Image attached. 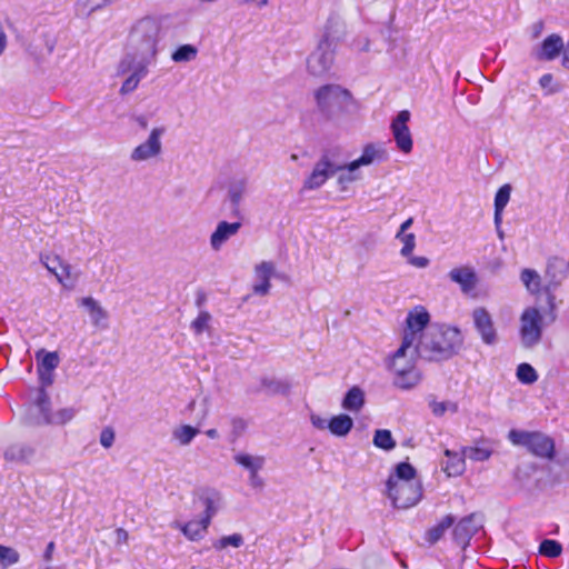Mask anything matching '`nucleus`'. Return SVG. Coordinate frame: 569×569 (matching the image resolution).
<instances>
[{
	"label": "nucleus",
	"mask_w": 569,
	"mask_h": 569,
	"mask_svg": "<svg viewBox=\"0 0 569 569\" xmlns=\"http://www.w3.org/2000/svg\"><path fill=\"white\" fill-rule=\"evenodd\" d=\"M463 338L458 328L431 326L419 337L418 355L428 361H443L459 352Z\"/></svg>",
	"instance_id": "obj_1"
},
{
	"label": "nucleus",
	"mask_w": 569,
	"mask_h": 569,
	"mask_svg": "<svg viewBox=\"0 0 569 569\" xmlns=\"http://www.w3.org/2000/svg\"><path fill=\"white\" fill-rule=\"evenodd\" d=\"M386 493L395 508L408 509L416 506L422 497L416 469L408 462L398 463L386 482Z\"/></svg>",
	"instance_id": "obj_2"
},
{
	"label": "nucleus",
	"mask_w": 569,
	"mask_h": 569,
	"mask_svg": "<svg viewBox=\"0 0 569 569\" xmlns=\"http://www.w3.org/2000/svg\"><path fill=\"white\" fill-rule=\"evenodd\" d=\"M418 347L402 338L400 347L388 359L387 367L393 375V385L400 389L415 388L421 381V373L416 366Z\"/></svg>",
	"instance_id": "obj_3"
},
{
	"label": "nucleus",
	"mask_w": 569,
	"mask_h": 569,
	"mask_svg": "<svg viewBox=\"0 0 569 569\" xmlns=\"http://www.w3.org/2000/svg\"><path fill=\"white\" fill-rule=\"evenodd\" d=\"M163 19L147 16L138 20L129 34V46L133 51L156 58L161 38Z\"/></svg>",
	"instance_id": "obj_4"
},
{
	"label": "nucleus",
	"mask_w": 569,
	"mask_h": 569,
	"mask_svg": "<svg viewBox=\"0 0 569 569\" xmlns=\"http://www.w3.org/2000/svg\"><path fill=\"white\" fill-rule=\"evenodd\" d=\"M153 59L137 51L128 52L121 58L117 66V76L124 77L120 94L131 93L138 88L140 81L147 77Z\"/></svg>",
	"instance_id": "obj_5"
},
{
	"label": "nucleus",
	"mask_w": 569,
	"mask_h": 569,
	"mask_svg": "<svg viewBox=\"0 0 569 569\" xmlns=\"http://www.w3.org/2000/svg\"><path fill=\"white\" fill-rule=\"evenodd\" d=\"M318 110L327 118L343 112L352 102L351 92L339 84H325L313 93Z\"/></svg>",
	"instance_id": "obj_6"
},
{
	"label": "nucleus",
	"mask_w": 569,
	"mask_h": 569,
	"mask_svg": "<svg viewBox=\"0 0 569 569\" xmlns=\"http://www.w3.org/2000/svg\"><path fill=\"white\" fill-rule=\"evenodd\" d=\"M333 24H338V21L329 19L323 38L307 59L308 71L315 77L325 76L333 66L336 54V44L331 39Z\"/></svg>",
	"instance_id": "obj_7"
},
{
	"label": "nucleus",
	"mask_w": 569,
	"mask_h": 569,
	"mask_svg": "<svg viewBox=\"0 0 569 569\" xmlns=\"http://www.w3.org/2000/svg\"><path fill=\"white\" fill-rule=\"evenodd\" d=\"M508 439L516 446L526 447L537 457L553 458L555 441L547 435L512 429L508 433Z\"/></svg>",
	"instance_id": "obj_8"
},
{
	"label": "nucleus",
	"mask_w": 569,
	"mask_h": 569,
	"mask_svg": "<svg viewBox=\"0 0 569 569\" xmlns=\"http://www.w3.org/2000/svg\"><path fill=\"white\" fill-rule=\"evenodd\" d=\"M34 406L38 416L33 419L34 425H66L70 422L77 415V409L72 407L61 408L56 412L50 411V398L44 388L39 389Z\"/></svg>",
	"instance_id": "obj_9"
},
{
	"label": "nucleus",
	"mask_w": 569,
	"mask_h": 569,
	"mask_svg": "<svg viewBox=\"0 0 569 569\" xmlns=\"http://www.w3.org/2000/svg\"><path fill=\"white\" fill-rule=\"evenodd\" d=\"M520 341L523 348L531 349L542 337V316L537 308H526L520 317Z\"/></svg>",
	"instance_id": "obj_10"
},
{
	"label": "nucleus",
	"mask_w": 569,
	"mask_h": 569,
	"mask_svg": "<svg viewBox=\"0 0 569 569\" xmlns=\"http://www.w3.org/2000/svg\"><path fill=\"white\" fill-rule=\"evenodd\" d=\"M339 169L336 153L332 151L325 152L313 166L311 173L305 179L303 189L316 190L321 188Z\"/></svg>",
	"instance_id": "obj_11"
},
{
	"label": "nucleus",
	"mask_w": 569,
	"mask_h": 569,
	"mask_svg": "<svg viewBox=\"0 0 569 569\" xmlns=\"http://www.w3.org/2000/svg\"><path fill=\"white\" fill-rule=\"evenodd\" d=\"M166 133L164 127H154L148 138L134 147L130 152L132 162H147L159 158L162 153V137Z\"/></svg>",
	"instance_id": "obj_12"
},
{
	"label": "nucleus",
	"mask_w": 569,
	"mask_h": 569,
	"mask_svg": "<svg viewBox=\"0 0 569 569\" xmlns=\"http://www.w3.org/2000/svg\"><path fill=\"white\" fill-rule=\"evenodd\" d=\"M410 117L411 114L408 110H402L392 120L390 126L396 146L403 153H410L413 148L412 136L407 124Z\"/></svg>",
	"instance_id": "obj_13"
},
{
	"label": "nucleus",
	"mask_w": 569,
	"mask_h": 569,
	"mask_svg": "<svg viewBox=\"0 0 569 569\" xmlns=\"http://www.w3.org/2000/svg\"><path fill=\"white\" fill-rule=\"evenodd\" d=\"M430 320L428 311L423 307H416L406 319V328L402 338H408L409 342L417 345L419 337L425 332Z\"/></svg>",
	"instance_id": "obj_14"
},
{
	"label": "nucleus",
	"mask_w": 569,
	"mask_h": 569,
	"mask_svg": "<svg viewBox=\"0 0 569 569\" xmlns=\"http://www.w3.org/2000/svg\"><path fill=\"white\" fill-rule=\"evenodd\" d=\"M472 320L476 330L486 345H493L497 341V331L493 326L492 318L488 310L483 307H478L472 311Z\"/></svg>",
	"instance_id": "obj_15"
},
{
	"label": "nucleus",
	"mask_w": 569,
	"mask_h": 569,
	"mask_svg": "<svg viewBox=\"0 0 569 569\" xmlns=\"http://www.w3.org/2000/svg\"><path fill=\"white\" fill-rule=\"evenodd\" d=\"M482 527L481 518L471 513L462 518L453 528L452 536L455 541L466 548L473 535Z\"/></svg>",
	"instance_id": "obj_16"
},
{
	"label": "nucleus",
	"mask_w": 569,
	"mask_h": 569,
	"mask_svg": "<svg viewBox=\"0 0 569 569\" xmlns=\"http://www.w3.org/2000/svg\"><path fill=\"white\" fill-rule=\"evenodd\" d=\"M449 279L460 287L463 295H471L478 284V276L470 266L456 267L448 273Z\"/></svg>",
	"instance_id": "obj_17"
},
{
	"label": "nucleus",
	"mask_w": 569,
	"mask_h": 569,
	"mask_svg": "<svg viewBox=\"0 0 569 569\" xmlns=\"http://www.w3.org/2000/svg\"><path fill=\"white\" fill-rule=\"evenodd\" d=\"M388 159V152L381 143H368L363 147L359 158L351 161V168H361L373 163L383 162Z\"/></svg>",
	"instance_id": "obj_18"
},
{
	"label": "nucleus",
	"mask_w": 569,
	"mask_h": 569,
	"mask_svg": "<svg viewBox=\"0 0 569 569\" xmlns=\"http://www.w3.org/2000/svg\"><path fill=\"white\" fill-rule=\"evenodd\" d=\"M210 523L208 518L201 517L198 520H190L188 522L173 521L171 527L179 529L188 540L199 541L206 536Z\"/></svg>",
	"instance_id": "obj_19"
},
{
	"label": "nucleus",
	"mask_w": 569,
	"mask_h": 569,
	"mask_svg": "<svg viewBox=\"0 0 569 569\" xmlns=\"http://www.w3.org/2000/svg\"><path fill=\"white\" fill-rule=\"evenodd\" d=\"M41 262L51 272L59 283L67 286L71 279V266L57 254H47L41 257Z\"/></svg>",
	"instance_id": "obj_20"
},
{
	"label": "nucleus",
	"mask_w": 569,
	"mask_h": 569,
	"mask_svg": "<svg viewBox=\"0 0 569 569\" xmlns=\"http://www.w3.org/2000/svg\"><path fill=\"white\" fill-rule=\"evenodd\" d=\"M274 273V264L271 261H262L254 267V276L258 282L253 286L252 290L258 296H266L269 293L271 283L270 279Z\"/></svg>",
	"instance_id": "obj_21"
},
{
	"label": "nucleus",
	"mask_w": 569,
	"mask_h": 569,
	"mask_svg": "<svg viewBox=\"0 0 569 569\" xmlns=\"http://www.w3.org/2000/svg\"><path fill=\"white\" fill-rule=\"evenodd\" d=\"M241 228L240 222H227V221H220L216 230L210 236V246L213 250L218 251L221 249V247L234 234L238 233V231Z\"/></svg>",
	"instance_id": "obj_22"
},
{
	"label": "nucleus",
	"mask_w": 569,
	"mask_h": 569,
	"mask_svg": "<svg viewBox=\"0 0 569 569\" xmlns=\"http://www.w3.org/2000/svg\"><path fill=\"white\" fill-rule=\"evenodd\" d=\"M562 38L558 34L548 36L536 50L535 56L538 60L551 61L565 50Z\"/></svg>",
	"instance_id": "obj_23"
},
{
	"label": "nucleus",
	"mask_w": 569,
	"mask_h": 569,
	"mask_svg": "<svg viewBox=\"0 0 569 569\" xmlns=\"http://www.w3.org/2000/svg\"><path fill=\"white\" fill-rule=\"evenodd\" d=\"M249 179L246 177L233 178L230 180L227 190V197L236 213L239 212L240 204L248 191Z\"/></svg>",
	"instance_id": "obj_24"
},
{
	"label": "nucleus",
	"mask_w": 569,
	"mask_h": 569,
	"mask_svg": "<svg viewBox=\"0 0 569 569\" xmlns=\"http://www.w3.org/2000/svg\"><path fill=\"white\" fill-rule=\"evenodd\" d=\"M34 448L30 445L18 442L10 445L3 453L6 460L17 463H29L34 456Z\"/></svg>",
	"instance_id": "obj_25"
},
{
	"label": "nucleus",
	"mask_w": 569,
	"mask_h": 569,
	"mask_svg": "<svg viewBox=\"0 0 569 569\" xmlns=\"http://www.w3.org/2000/svg\"><path fill=\"white\" fill-rule=\"evenodd\" d=\"M80 306L88 311L91 322L96 327H106L108 312L92 297H86L80 300Z\"/></svg>",
	"instance_id": "obj_26"
},
{
	"label": "nucleus",
	"mask_w": 569,
	"mask_h": 569,
	"mask_svg": "<svg viewBox=\"0 0 569 569\" xmlns=\"http://www.w3.org/2000/svg\"><path fill=\"white\" fill-rule=\"evenodd\" d=\"M233 461L249 473L259 472L266 463L263 456H253L247 452H237L233 456Z\"/></svg>",
	"instance_id": "obj_27"
},
{
	"label": "nucleus",
	"mask_w": 569,
	"mask_h": 569,
	"mask_svg": "<svg viewBox=\"0 0 569 569\" xmlns=\"http://www.w3.org/2000/svg\"><path fill=\"white\" fill-rule=\"evenodd\" d=\"M446 457L448 458L445 462L443 470L449 477H457L460 476L465 469L466 463L463 455H459L457 452H453L449 449L445 451Z\"/></svg>",
	"instance_id": "obj_28"
},
{
	"label": "nucleus",
	"mask_w": 569,
	"mask_h": 569,
	"mask_svg": "<svg viewBox=\"0 0 569 569\" xmlns=\"http://www.w3.org/2000/svg\"><path fill=\"white\" fill-rule=\"evenodd\" d=\"M353 428V420L345 413L333 416L329 420V431L336 437H346Z\"/></svg>",
	"instance_id": "obj_29"
},
{
	"label": "nucleus",
	"mask_w": 569,
	"mask_h": 569,
	"mask_svg": "<svg viewBox=\"0 0 569 569\" xmlns=\"http://www.w3.org/2000/svg\"><path fill=\"white\" fill-rule=\"evenodd\" d=\"M365 405V392L359 387H352L342 400V408L351 412H359Z\"/></svg>",
	"instance_id": "obj_30"
},
{
	"label": "nucleus",
	"mask_w": 569,
	"mask_h": 569,
	"mask_svg": "<svg viewBox=\"0 0 569 569\" xmlns=\"http://www.w3.org/2000/svg\"><path fill=\"white\" fill-rule=\"evenodd\" d=\"M200 430L190 425H180L173 428L171 437L174 442L181 447L189 446L192 440L198 436Z\"/></svg>",
	"instance_id": "obj_31"
},
{
	"label": "nucleus",
	"mask_w": 569,
	"mask_h": 569,
	"mask_svg": "<svg viewBox=\"0 0 569 569\" xmlns=\"http://www.w3.org/2000/svg\"><path fill=\"white\" fill-rule=\"evenodd\" d=\"M455 517L451 515H447L441 519L439 523L435 527L430 528L426 533V539L429 543L433 545L439 541L445 532L453 525Z\"/></svg>",
	"instance_id": "obj_32"
},
{
	"label": "nucleus",
	"mask_w": 569,
	"mask_h": 569,
	"mask_svg": "<svg viewBox=\"0 0 569 569\" xmlns=\"http://www.w3.org/2000/svg\"><path fill=\"white\" fill-rule=\"evenodd\" d=\"M338 167L340 168L337 173V182L340 186H347L352 183L361 178L359 172V168H351V161L348 163L338 162Z\"/></svg>",
	"instance_id": "obj_33"
},
{
	"label": "nucleus",
	"mask_w": 569,
	"mask_h": 569,
	"mask_svg": "<svg viewBox=\"0 0 569 569\" xmlns=\"http://www.w3.org/2000/svg\"><path fill=\"white\" fill-rule=\"evenodd\" d=\"M201 500L204 505L202 517L208 518V520L211 522L212 518L219 509V503L221 500L220 493L213 490L208 491L204 496L201 497Z\"/></svg>",
	"instance_id": "obj_34"
},
{
	"label": "nucleus",
	"mask_w": 569,
	"mask_h": 569,
	"mask_svg": "<svg viewBox=\"0 0 569 569\" xmlns=\"http://www.w3.org/2000/svg\"><path fill=\"white\" fill-rule=\"evenodd\" d=\"M520 279L529 292L538 293L540 291L541 278L536 270L529 268L523 269L520 273Z\"/></svg>",
	"instance_id": "obj_35"
},
{
	"label": "nucleus",
	"mask_w": 569,
	"mask_h": 569,
	"mask_svg": "<svg viewBox=\"0 0 569 569\" xmlns=\"http://www.w3.org/2000/svg\"><path fill=\"white\" fill-rule=\"evenodd\" d=\"M261 387L268 395H286L290 389V385L287 381L274 378H263Z\"/></svg>",
	"instance_id": "obj_36"
},
{
	"label": "nucleus",
	"mask_w": 569,
	"mask_h": 569,
	"mask_svg": "<svg viewBox=\"0 0 569 569\" xmlns=\"http://www.w3.org/2000/svg\"><path fill=\"white\" fill-rule=\"evenodd\" d=\"M372 442L377 448L386 451L392 450L396 447V441L392 438L391 432L387 429L376 430Z\"/></svg>",
	"instance_id": "obj_37"
},
{
	"label": "nucleus",
	"mask_w": 569,
	"mask_h": 569,
	"mask_svg": "<svg viewBox=\"0 0 569 569\" xmlns=\"http://www.w3.org/2000/svg\"><path fill=\"white\" fill-rule=\"evenodd\" d=\"M39 365L38 369H43L47 371H52L59 366V356L57 352H46L44 350H40L36 355Z\"/></svg>",
	"instance_id": "obj_38"
},
{
	"label": "nucleus",
	"mask_w": 569,
	"mask_h": 569,
	"mask_svg": "<svg viewBox=\"0 0 569 569\" xmlns=\"http://www.w3.org/2000/svg\"><path fill=\"white\" fill-rule=\"evenodd\" d=\"M198 49L192 44H182L172 52L171 59L174 62H189L196 59Z\"/></svg>",
	"instance_id": "obj_39"
},
{
	"label": "nucleus",
	"mask_w": 569,
	"mask_h": 569,
	"mask_svg": "<svg viewBox=\"0 0 569 569\" xmlns=\"http://www.w3.org/2000/svg\"><path fill=\"white\" fill-rule=\"evenodd\" d=\"M462 455L472 461H486L491 457L492 449L488 447H466Z\"/></svg>",
	"instance_id": "obj_40"
},
{
	"label": "nucleus",
	"mask_w": 569,
	"mask_h": 569,
	"mask_svg": "<svg viewBox=\"0 0 569 569\" xmlns=\"http://www.w3.org/2000/svg\"><path fill=\"white\" fill-rule=\"evenodd\" d=\"M243 545V537L240 533L223 536L213 542L216 550H223L228 547L240 548Z\"/></svg>",
	"instance_id": "obj_41"
},
{
	"label": "nucleus",
	"mask_w": 569,
	"mask_h": 569,
	"mask_svg": "<svg viewBox=\"0 0 569 569\" xmlns=\"http://www.w3.org/2000/svg\"><path fill=\"white\" fill-rule=\"evenodd\" d=\"M517 378L520 382L531 385L538 380V373L529 363H520L517 368Z\"/></svg>",
	"instance_id": "obj_42"
},
{
	"label": "nucleus",
	"mask_w": 569,
	"mask_h": 569,
	"mask_svg": "<svg viewBox=\"0 0 569 569\" xmlns=\"http://www.w3.org/2000/svg\"><path fill=\"white\" fill-rule=\"evenodd\" d=\"M396 239L402 243L400 254L402 257H409L416 248V236L415 233L397 232Z\"/></svg>",
	"instance_id": "obj_43"
},
{
	"label": "nucleus",
	"mask_w": 569,
	"mask_h": 569,
	"mask_svg": "<svg viewBox=\"0 0 569 569\" xmlns=\"http://www.w3.org/2000/svg\"><path fill=\"white\" fill-rule=\"evenodd\" d=\"M539 552L549 558L559 557L562 552V546L551 539H546L540 543Z\"/></svg>",
	"instance_id": "obj_44"
},
{
	"label": "nucleus",
	"mask_w": 569,
	"mask_h": 569,
	"mask_svg": "<svg viewBox=\"0 0 569 569\" xmlns=\"http://www.w3.org/2000/svg\"><path fill=\"white\" fill-rule=\"evenodd\" d=\"M210 321H211V315L208 311L202 310L199 312L197 318L191 322L190 327H191L192 331L194 332V335L199 336L203 331L209 329Z\"/></svg>",
	"instance_id": "obj_45"
},
{
	"label": "nucleus",
	"mask_w": 569,
	"mask_h": 569,
	"mask_svg": "<svg viewBox=\"0 0 569 569\" xmlns=\"http://www.w3.org/2000/svg\"><path fill=\"white\" fill-rule=\"evenodd\" d=\"M429 407L432 413L437 417L443 416L447 411L457 412L458 405L451 401H436L432 400L429 402Z\"/></svg>",
	"instance_id": "obj_46"
},
{
	"label": "nucleus",
	"mask_w": 569,
	"mask_h": 569,
	"mask_svg": "<svg viewBox=\"0 0 569 569\" xmlns=\"http://www.w3.org/2000/svg\"><path fill=\"white\" fill-rule=\"evenodd\" d=\"M19 559L20 555L16 549L0 545V565L9 567L17 563Z\"/></svg>",
	"instance_id": "obj_47"
},
{
	"label": "nucleus",
	"mask_w": 569,
	"mask_h": 569,
	"mask_svg": "<svg viewBox=\"0 0 569 569\" xmlns=\"http://www.w3.org/2000/svg\"><path fill=\"white\" fill-rule=\"evenodd\" d=\"M248 425L247 421L240 417H232L230 419V441L234 442L238 438H240Z\"/></svg>",
	"instance_id": "obj_48"
},
{
	"label": "nucleus",
	"mask_w": 569,
	"mask_h": 569,
	"mask_svg": "<svg viewBox=\"0 0 569 569\" xmlns=\"http://www.w3.org/2000/svg\"><path fill=\"white\" fill-rule=\"evenodd\" d=\"M510 184H503L502 187H500L495 197V208L498 210H505L506 206L510 200Z\"/></svg>",
	"instance_id": "obj_49"
},
{
	"label": "nucleus",
	"mask_w": 569,
	"mask_h": 569,
	"mask_svg": "<svg viewBox=\"0 0 569 569\" xmlns=\"http://www.w3.org/2000/svg\"><path fill=\"white\" fill-rule=\"evenodd\" d=\"M114 439H116V432L112 427L108 426L101 430L99 441L103 448H106V449L111 448L114 443Z\"/></svg>",
	"instance_id": "obj_50"
},
{
	"label": "nucleus",
	"mask_w": 569,
	"mask_h": 569,
	"mask_svg": "<svg viewBox=\"0 0 569 569\" xmlns=\"http://www.w3.org/2000/svg\"><path fill=\"white\" fill-rule=\"evenodd\" d=\"M539 84L546 90V94H551L558 91V87L553 84V78L550 73L543 74L539 79Z\"/></svg>",
	"instance_id": "obj_51"
},
{
	"label": "nucleus",
	"mask_w": 569,
	"mask_h": 569,
	"mask_svg": "<svg viewBox=\"0 0 569 569\" xmlns=\"http://www.w3.org/2000/svg\"><path fill=\"white\" fill-rule=\"evenodd\" d=\"M310 422L318 430H329V420L317 413L310 415Z\"/></svg>",
	"instance_id": "obj_52"
},
{
	"label": "nucleus",
	"mask_w": 569,
	"mask_h": 569,
	"mask_svg": "<svg viewBox=\"0 0 569 569\" xmlns=\"http://www.w3.org/2000/svg\"><path fill=\"white\" fill-rule=\"evenodd\" d=\"M406 258H407V261L409 264H411L416 268H419V269L427 268L430 262L427 257H416V256H412V253Z\"/></svg>",
	"instance_id": "obj_53"
},
{
	"label": "nucleus",
	"mask_w": 569,
	"mask_h": 569,
	"mask_svg": "<svg viewBox=\"0 0 569 569\" xmlns=\"http://www.w3.org/2000/svg\"><path fill=\"white\" fill-rule=\"evenodd\" d=\"M38 375H39L40 382L43 387L50 386L53 382L52 371L38 369Z\"/></svg>",
	"instance_id": "obj_54"
},
{
	"label": "nucleus",
	"mask_w": 569,
	"mask_h": 569,
	"mask_svg": "<svg viewBox=\"0 0 569 569\" xmlns=\"http://www.w3.org/2000/svg\"><path fill=\"white\" fill-rule=\"evenodd\" d=\"M249 483L254 489H261L264 486L263 479L259 477V472L249 473Z\"/></svg>",
	"instance_id": "obj_55"
},
{
	"label": "nucleus",
	"mask_w": 569,
	"mask_h": 569,
	"mask_svg": "<svg viewBox=\"0 0 569 569\" xmlns=\"http://www.w3.org/2000/svg\"><path fill=\"white\" fill-rule=\"evenodd\" d=\"M54 542L53 541H50L48 545H47V548L44 550V553H43V558L47 562L51 561L52 560V556H53V551H54Z\"/></svg>",
	"instance_id": "obj_56"
},
{
	"label": "nucleus",
	"mask_w": 569,
	"mask_h": 569,
	"mask_svg": "<svg viewBox=\"0 0 569 569\" xmlns=\"http://www.w3.org/2000/svg\"><path fill=\"white\" fill-rule=\"evenodd\" d=\"M355 46L359 51H368L370 48V41L368 38H363L359 40L358 43Z\"/></svg>",
	"instance_id": "obj_57"
},
{
	"label": "nucleus",
	"mask_w": 569,
	"mask_h": 569,
	"mask_svg": "<svg viewBox=\"0 0 569 569\" xmlns=\"http://www.w3.org/2000/svg\"><path fill=\"white\" fill-rule=\"evenodd\" d=\"M241 2L247 4H254L258 8H263L269 3V0H241Z\"/></svg>",
	"instance_id": "obj_58"
},
{
	"label": "nucleus",
	"mask_w": 569,
	"mask_h": 569,
	"mask_svg": "<svg viewBox=\"0 0 569 569\" xmlns=\"http://www.w3.org/2000/svg\"><path fill=\"white\" fill-rule=\"evenodd\" d=\"M412 223H413V218H411V217L408 218L406 221H403L400 224L398 232L408 233L407 230L412 226Z\"/></svg>",
	"instance_id": "obj_59"
},
{
	"label": "nucleus",
	"mask_w": 569,
	"mask_h": 569,
	"mask_svg": "<svg viewBox=\"0 0 569 569\" xmlns=\"http://www.w3.org/2000/svg\"><path fill=\"white\" fill-rule=\"evenodd\" d=\"M7 43V34L4 33V31L0 30V56L4 52Z\"/></svg>",
	"instance_id": "obj_60"
},
{
	"label": "nucleus",
	"mask_w": 569,
	"mask_h": 569,
	"mask_svg": "<svg viewBox=\"0 0 569 569\" xmlns=\"http://www.w3.org/2000/svg\"><path fill=\"white\" fill-rule=\"evenodd\" d=\"M562 66L569 70V40L565 49V53L562 57Z\"/></svg>",
	"instance_id": "obj_61"
},
{
	"label": "nucleus",
	"mask_w": 569,
	"mask_h": 569,
	"mask_svg": "<svg viewBox=\"0 0 569 569\" xmlns=\"http://www.w3.org/2000/svg\"><path fill=\"white\" fill-rule=\"evenodd\" d=\"M204 433L210 439H218L220 437L219 431L216 428L208 429Z\"/></svg>",
	"instance_id": "obj_62"
},
{
	"label": "nucleus",
	"mask_w": 569,
	"mask_h": 569,
	"mask_svg": "<svg viewBox=\"0 0 569 569\" xmlns=\"http://www.w3.org/2000/svg\"><path fill=\"white\" fill-rule=\"evenodd\" d=\"M532 28H533V37L538 38L540 32L542 31L543 23L541 21L536 22Z\"/></svg>",
	"instance_id": "obj_63"
},
{
	"label": "nucleus",
	"mask_w": 569,
	"mask_h": 569,
	"mask_svg": "<svg viewBox=\"0 0 569 569\" xmlns=\"http://www.w3.org/2000/svg\"><path fill=\"white\" fill-rule=\"evenodd\" d=\"M137 123L142 128V129H147L148 127V120L144 116H139L137 117L136 119Z\"/></svg>",
	"instance_id": "obj_64"
}]
</instances>
